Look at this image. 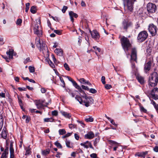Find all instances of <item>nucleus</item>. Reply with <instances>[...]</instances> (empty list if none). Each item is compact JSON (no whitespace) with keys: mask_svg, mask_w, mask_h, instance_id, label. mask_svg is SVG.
<instances>
[{"mask_svg":"<svg viewBox=\"0 0 158 158\" xmlns=\"http://www.w3.org/2000/svg\"><path fill=\"white\" fill-rule=\"evenodd\" d=\"M11 150L10 151V158H15L14 156V151H12Z\"/></svg>","mask_w":158,"mask_h":158,"instance_id":"obj_45","label":"nucleus"},{"mask_svg":"<svg viewBox=\"0 0 158 158\" xmlns=\"http://www.w3.org/2000/svg\"><path fill=\"white\" fill-rule=\"evenodd\" d=\"M135 156H138L143 157V152H138L136 153L135 154Z\"/></svg>","mask_w":158,"mask_h":158,"instance_id":"obj_44","label":"nucleus"},{"mask_svg":"<svg viewBox=\"0 0 158 158\" xmlns=\"http://www.w3.org/2000/svg\"><path fill=\"white\" fill-rule=\"evenodd\" d=\"M54 119L52 118H46L44 119V121L45 122H53Z\"/></svg>","mask_w":158,"mask_h":158,"instance_id":"obj_29","label":"nucleus"},{"mask_svg":"<svg viewBox=\"0 0 158 158\" xmlns=\"http://www.w3.org/2000/svg\"><path fill=\"white\" fill-rule=\"evenodd\" d=\"M147 8L148 12L151 13L155 12L157 9L156 5L152 3H148L147 4Z\"/></svg>","mask_w":158,"mask_h":158,"instance_id":"obj_9","label":"nucleus"},{"mask_svg":"<svg viewBox=\"0 0 158 158\" xmlns=\"http://www.w3.org/2000/svg\"><path fill=\"white\" fill-rule=\"evenodd\" d=\"M41 45V48H40V50H41V49L42 50L43 49H44L45 50L46 49L48 50V48L45 44L43 43Z\"/></svg>","mask_w":158,"mask_h":158,"instance_id":"obj_40","label":"nucleus"},{"mask_svg":"<svg viewBox=\"0 0 158 158\" xmlns=\"http://www.w3.org/2000/svg\"><path fill=\"white\" fill-rule=\"evenodd\" d=\"M35 44L37 47L39 48H41L40 38V37H36L35 39Z\"/></svg>","mask_w":158,"mask_h":158,"instance_id":"obj_18","label":"nucleus"},{"mask_svg":"<svg viewBox=\"0 0 158 158\" xmlns=\"http://www.w3.org/2000/svg\"><path fill=\"white\" fill-rule=\"evenodd\" d=\"M90 32L93 38L96 40H98L99 39L100 35L96 30H94L92 31H90Z\"/></svg>","mask_w":158,"mask_h":158,"instance_id":"obj_12","label":"nucleus"},{"mask_svg":"<svg viewBox=\"0 0 158 158\" xmlns=\"http://www.w3.org/2000/svg\"><path fill=\"white\" fill-rule=\"evenodd\" d=\"M13 53L14 50L13 49H10L9 51L6 52L7 55H9V58L10 59H12L13 58Z\"/></svg>","mask_w":158,"mask_h":158,"instance_id":"obj_20","label":"nucleus"},{"mask_svg":"<svg viewBox=\"0 0 158 158\" xmlns=\"http://www.w3.org/2000/svg\"><path fill=\"white\" fill-rule=\"evenodd\" d=\"M35 105L38 109L42 108L43 107V104L40 101L36 102Z\"/></svg>","mask_w":158,"mask_h":158,"instance_id":"obj_22","label":"nucleus"},{"mask_svg":"<svg viewBox=\"0 0 158 158\" xmlns=\"http://www.w3.org/2000/svg\"><path fill=\"white\" fill-rule=\"evenodd\" d=\"M7 131L6 129V128L5 127H4L1 133V136L2 138L4 139H6L7 137Z\"/></svg>","mask_w":158,"mask_h":158,"instance_id":"obj_16","label":"nucleus"},{"mask_svg":"<svg viewBox=\"0 0 158 158\" xmlns=\"http://www.w3.org/2000/svg\"><path fill=\"white\" fill-rule=\"evenodd\" d=\"M85 121L87 122H92L94 121V118L91 117H89L88 118H85Z\"/></svg>","mask_w":158,"mask_h":158,"instance_id":"obj_31","label":"nucleus"},{"mask_svg":"<svg viewBox=\"0 0 158 158\" xmlns=\"http://www.w3.org/2000/svg\"><path fill=\"white\" fill-rule=\"evenodd\" d=\"M22 23V20L21 19H18L16 21V24L18 25H20Z\"/></svg>","mask_w":158,"mask_h":158,"instance_id":"obj_52","label":"nucleus"},{"mask_svg":"<svg viewBox=\"0 0 158 158\" xmlns=\"http://www.w3.org/2000/svg\"><path fill=\"white\" fill-rule=\"evenodd\" d=\"M68 7L67 6H64L62 10V11L63 13H64L67 10Z\"/></svg>","mask_w":158,"mask_h":158,"instance_id":"obj_47","label":"nucleus"},{"mask_svg":"<svg viewBox=\"0 0 158 158\" xmlns=\"http://www.w3.org/2000/svg\"><path fill=\"white\" fill-rule=\"evenodd\" d=\"M52 114L53 116H56L58 115V111L56 110L52 111Z\"/></svg>","mask_w":158,"mask_h":158,"instance_id":"obj_54","label":"nucleus"},{"mask_svg":"<svg viewBox=\"0 0 158 158\" xmlns=\"http://www.w3.org/2000/svg\"><path fill=\"white\" fill-rule=\"evenodd\" d=\"M81 97L85 99L84 100H83L79 95H76L75 97V99L77 100L81 104H84L85 106L88 107L94 103V100L91 96L88 97L87 95H81Z\"/></svg>","mask_w":158,"mask_h":158,"instance_id":"obj_2","label":"nucleus"},{"mask_svg":"<svg viewBox=\"0 0 158 158\" xmlns=\"http://www.w3.org/2000/svg\"><path fill=\"white\" fill-rule=\"evenodd\" d=\"M94 134L93 131H90L88 132L84 136V138L85 139H91L94 137Z\"/></svg>","mask_w":158,"mask_h":158,"instance_id":"obj_15","label":"nucleus"},{"mask_svg":"<svg viewBox=\"0 0 158 158\" xmlns=\"http://www.w3.org/2000/svg\"><path fill=\"white\" fill-rule=\"evenodd\" d=\"M131 68L132 73L135 76L137 75V69L136 68L135 64L132 62L134 61L137 63V50L136 48H132L131 55Z\"/></svg>","mask_w":158,"mask_h":158,"instance_id":"obj_1","label":"nucleus"},{"mask_svg":"<svg viewBox=\"0 0 158 158\" xmlns=\"http://www.w3.org/2000/svg\"><path fill=\"white\" fill-rule=\"evenodd\" d=\"M105 87L106 89H110L112 87V86L110 85L106 84L105 85Z\"/></svg>","mask_w":158,"mask_h":158,"instance_id":"obj_57","label":"nucleus"},{"mask_svg":"<svg viewBox=\"0 0 158 158\" xmlns=\"http://www.w3.org/2000/svg\"><path fill=\"white\" fill-rule=\"evenodd\" d=\"M30 58L29 57L27 58L24 61V63L25 64H26L27 62H30Z\"/></svg>","mask_w":158,"mask_h":158,"instance_id":"obj_60","label":"nucleus"},{"mask_svg":"<svg viewBox=\"0 0 158 158\" xmlns=\"http://www.w3.org/2000/svg\"><path fill=\"white\" fill-rule=\"evenodd\" d=\"M66 145V146L69 148H71L73 147L72 143H71L69 140H67V139L65 141Z\"/></svg>","mask_w":158,"mask_h":158,"instance_id":"obj_25","label":"nucleus"},{"mask_svg":"<svg viewBox=\"0 0 158 158\" xmlns=\"http://www.w3.org/2000/svg\"><path fill=\"white\" fill-rule=\"evenodd\" d=\"M33 30L34 33L36 34L39 36H41L42 35L41 32L39 30V27L37 23L34 25Z\"/></svg>","mask_w":158,"mask_h":158,"instance_id":"obj_13","label":"nucleus"},{"mask_svg":"<svg viewBox=\"0 0 158 158\" xmlns=\"http://www.w3.org/2000/svg\"><path fill=\"white\" fill-rule=\"evenodd\" d=\"M79 81L81 83L84 84H85L86 83L87 81H86L83 78H80L79 80Z\"/></svg>","mask_w":158,"mask_h":158,"instance_id":"obj_37","label":"nucleus"},{"mask_svg":"<svg viewBox=\"0 0 158 158\" xmlns=\"http://www.w3.org/2000/svg\"><path fill=\"white\" fill-rule=\"evenodd\" d=\"M69 16H71L72 17H74L75 18H77L78 16V15L77 14L74 13L73 11H70L69 12Z\"/></svg>","mask_w":158,"mask_h":158,"instance_id":"obj_27","label":"nucleus"},{"mask_svg":"<svg viewBox=\"0 0 158 158\" xmlns=\"http://www.w3.org/2000/svg\"><path fill=\"white\" fill-rule=\"evenodd\" d=\"M81 87L83 89L87 90H89V89L87 86H86L82 85H81Z\"/></svg>","mask_w":158,"mask_h":158,"instance_id":"obj_61","label":"nucleus"},{"mask_svg":"<svg viewBox=\"0 0 158 158\" xmlns=\"http://www.w3.org/2000/svg\"><path fill=\"white\" fill-rule=\"evenodd\" d=\"M59 133L60 135H63L66 133V131L64 129H60L59 130Z\"/></svg>","mask_w":158,"mask_h":158,"instance_id":"obj_36","label":"nucleus"},{"mask_svg":"<svg viewBox=\"0 0 158 158\" xmlns=\"http://www.w3.org/2000/svg\"><path fill=\"white\" fill-rule=\"evenodd\" d=\"M89 92L93 94H94L96 93L97 90L91 88L89 90Z\"/></svg>","mask_w":158,"mask_h":158,"instance_id":"obj_49","label":"nucleus"},{"mask_svg":"<svg viewBox=\"0 0 158 158\" xmlns=\"http://www.w3.org/2000/svg\"><path fill=\"white\" fill-rule=\"evenodd\" d=\"M51 56L52 57L53 61L54 63L55 64H58V62L57 61L54 55L53 54H52Z\"/></svg>","mask_w":158,"mask_h":158,"instance_id":"obj_35","label":"nucleus"},{"mask_svg":"<svg viewBox=\"0 0 158 158\" xmlns=\"http://www.w3.org/2000/svg\"><path fill=\"white\" fill-rule=\"evenodd\" d=\"M120 41L123 49L124 50L128 51L129 48H130L131 46L129 40L127 37L123 36L121 37Z\"/></svg>","mask_w":158,"mask_h":158,"instance_id":"obj_4","label":"nucleus"},{"mask_svg":"<svg viewBox=\"0 0 158 158\" xmlns=\"http://www.w3.org/2000/svg\"><path fill=\"white\" fill-rule=\"evenodd\" d=\"M140 27V24L139 21H137L135 25V28L136 29H138Z\"/></svg>","mask_w":158,"mask_h":158,"instance_id":"obj_43","label":"nucleus"},{"mask_svg":"<svg viewBox=\"0 0 158 158\" xmlns=\"http://www.w3.org/2000/svg\"><path fill=\"white\" fill-rule=\"evenodd\" d=\"M60 113L62 114L65 118H70L71 116V114L67 112L64 111H61Z\"/></svg>","mask_w":158,"mask_h":158,"instance_id":"obj_19","label":"nucleus"},{"mask_svg":"<svg viewBox=\"0 0 158 158\" xmlns=\"http://www.w3.org/2000/svg\"><path fill=\"white\" fill-rule=\"evenodd\" d=\"M25 149L26 151L25 154L26 156L29 155L31 154V152L30 150V148L29 146L28 148H25Z\"/></svg>","mask_w":158,"mask_h":158,"instance_id":"obj_26","label":"nucleus"},{"mask_svg":"<svg viewBox=\"0 0 158 158\" xmlns=\"http://www.w3.org/2000/svg\"><path fill=\"white\" fill-rule=\"evenodd\" d=\"M124 5L127 7V10L130 13L133 11L134 3L136 0H123Z\"/></svg>","mask_w":158,"mask_h":158,"instance_id":"obj_5","label":"nucleus"},{"mask_svg":"<svg viewBox=\"0 0 158 158\" xmlns=\"http://www.w3.org/2000/svg\"><path fill=\"white\" fill-rule=\"evenodd\" d=\"M3 124V118L2 115H0V131H1Z\"/></svg>","mask_w":158,"mask_h":158,"instance_id":"obj_24","label":"nucleus"},{"mask_svg":"<svg viewBox=\"0 0 158 158\" xmlns=\"http://www.w3.org/2000/svg\"><path fill=\"white\" fill-rule=\"evenodd\" d=\"M136 76V79L141 84H143L144 83V81L143 77L138 75H137Z\"/></svg>","mask_w":158,"mask_h":158,"instance_id":"obj_17","label":"nucleus"},{"mask_svg":"<svg viewBox=\"0 0 158 158\" xmlns=\"http://www.w3.org/2000/svg\"><path fill=\"white\" fill-rule=\"evenodd\" d=\"M9 153L8 146L6 145L4 152H2L1 158H7Z\"/></svg>","mask_w":158,"mask_h":158,"instance_id":"obj_14","label":"nucleus"},{"mask_svg":"<svg viewBox=\"0 0 158 158\" xmlns=\"http://www.w3.org/2000/svg\"><path fill=\"white\" fill-rule=\"evenodd\" d=\"M151 103L153 105L156 111L158 113V104H157L155 102L152 100H151Z\"/></svg>","mask_w":158,"mask_h":158,"instance_id":"obj_23","label":"nucleus"},{"mask_svg":"<svg viewBox=\"0 0 158 158\" xmlns=\"http://www.w3.org/2000/svg\"><path fill=\"white\" fill-rule=\"evenodd\" d=\"M73 86L75 87L76 89L78 88V87H79V86L78 85L77 83L75 81H73V82H72Z\"/></svg>","mask_w":158,"mask_h":158,"instance_id":"obj_50","label":"nucleus"},{"mask_svg":"<svg viewBox=\"0 0 158 158\" xmlns=\"http://www.w3.org/2000/svg\"><path fill=\"white\" fill-rule=\"evenodd\" d=\"M18 89L20 91H26L27 90V89L26 88L18 87Z\"/></svg>","mask_w":158,"mask_h":158,"instance_id":"obj_64","label":"nucleus"},{"mask_svg":"<svg viewBox=\"0 0 158 158\" xmlns=\"http://www.w3.org/2000/svg\"><path fill=\"white\" fill-rule=\"evenodd\" d=\"M110 121V123L113 125H114L116 127H117L118 126V125L117 124H116L115 123L114 120L113 119H110V120H109Z\"/></svg>","mask_w":158,"mask_h":158,"instance_id":"obj_63","label":"nucleus"},{"mask_svg":"<svg viewBox=\"0 0 158 158\" xmlns=\"http://www.w3.org/2000/svg\"><path fill=\"white\" fill-rule=\"evenodd\" d=\"M54 32L58 35H61L62 33V31L55 30L54 31Z\"/></svg>","mask_w":158,"mask_h":158,"instance_id":"obj_42","label":"nucleus"},{"mask_svg":"<svg viewBox=\"0 0 158 158\" xmlns=\"http://www.w3.org/2000/svg\"><path fill=\"white\" fill-rule=\"evenodd\" d=\"M31 118L29 116H28L26 119V123H28L31 120Z\"/></svg>","mask_w":158,"mask_h":158,"instance_id":"obj_62","label":"nucleus"},{"mask_svg":"<svg viewBox=\"0 0 158 158\" xmlns=\"http://www.w3.org/2000/svg\"><path fill=\"white\" fill-rule=\"evenodd\" d=\"M152 49L150 48H147L146 50V52L148 53V55H150L151 53Z\"/></svg>","mask_w":158,"mask_h":158,"instance_id":"obj_53","label":"nucleus"},{"mask_svg":"<svg viewBox=\"0 0 158 158\" xmlns=\"http://www.w3.org/2000/svg\"><path fill=\"white\" fill-rule=\"evenodd\" d=\"M149 60L146 63H145L144 65V70L146 73H148V71L150 70L151 64L153 62V57L152 56L149 58Z\"/></svg>","mask_w":158,"mask_h":158,"instance_id":"obj_8","label":"nucleus"},{"mask_svg":"<svg viewBox=\"0 0 158 158\" xmlns=\"http://www.w3.org/2000/svg\"><path fill=\"white\" fill-rule=\"evenodd\" d=\"M55 52L60 56H61L63 54V51L61 49L56 48L54 51Z\"/></svg>","mask_w":158,"mask_h":158,"instance_id":"obj_21","label":"nucleus"},{"mask_svg":"<svg viewBox=\"0 0 158 158\" xmlns=\"http://www.w3.org/2000/svg\"><path fill=\"white\" fill-rule=\"evenodd\" d=\"M140 110L141 111L145 113H146L147 112V110L145 109L142 106H140Z\"/></svg>","mask_w":158,"mask_h":158,"instance_id":"obj_48","label":"nucleus"},{"mask_svg":"<svg viewBox=\"0 0 158 158\" xmlns=\"http://www.w3.org/2000/svg\"><path fill=\"white\" fill-rule=\"evenodd\" d=\"M90 156L92 158H97V155L96 153H92L90 155Z\"/></svg>","mask_w":158,"mask_h":158,"instance_id":"obj_59","label":"nucleus"},{"mask_svg":"<svg viewBox=\"0 0 158 158\" xmlns=\"http://www.w3.org/2000/svg\"><path fill=\"white\" fill-rule=\"evenodd\" d=\"M49 60H48V62L50 66L52 68H54L55 67V66L54 64L52 63V62L49 59Z\"/></svg>","mask_w":158,"mask_h":158,"instance_id":"obj_38","label":"nucleus"},{"mask_svg":"<svg viewBox=\"0 0 158 158\" xmlns=\"http://www.w3.org/2000/svg\"><path fill=\"white\" fill-rule=\"evenodd\" d=\"M101 81L103 84H105V83H106L105 77L104 76H102V77Z\"/></svg>","mask_w":158,"mask_h":158,"instance_id":"obj_58","label":"nucleus"},{"mask_svg":"<svg viewBox=\"0 0 158 158\" xmlns=\"http://www.w3.org/2000/svg\"><path fill=\"white\" fill-rule=\"evenodd\" d=\"M36 7L34 6H33L31 7L30 10L31 12L33 14H35L36 13Z\"/></svg>","mask_w":158,"mask_h":158,"instance_id":"obj_30","label":"nucleus"},{"mask_svg":"<svg viewBox=\"0 0 158 158\" xmlns=\"http://www.w3.org/2000/svg\"><path fill=\"white\" fill-rule=\"evenodd\" d=\"M13 143L12 142H11L10 144V151H11L12 150H13L12 151H14V149L13 148Z\"/></svg>","mask_w":158,"mask_h":158,"instance_id":"obj_56","label":"nucleus"},{"mask_svg":"<svg viewBox=\"0 0 158 158\" xmlns=\"http://www.w3.org/2000/svg\"><path fill=\"white\" fill-rule=\"evenodd\" d=\"M148 34L145 31L140 32L138 34L137 39L138 42H142L145 41L148 38Z\"/></svg>","mask_w":158,"mask_h":158,"instance_id":"obj_6","label":"nucleus"},{"mask_svg":"<svg viewBox=\"0 0 158 158\" xmlns=\"http://www.w3.org/2000/svg\"><path fill=\"white\" fill-rule=\"evenodd\" d=\"M55 144L57 147L59 148H62V146H61L60 143L57 141H56L55 142Z\"/></svg>","mask_w":158,"mask_h":158,"instance_id":"obj_41","label":"nucleus"},{"mask_svg":"<svg viewBox=\"0 0 158 158\" xmlns=\"http://www.w3.org/2000/svg\"><path fill=\"white\" fill-rule=\"evenodd\" d=\"M60 79L61 81V82L63 84L62 85V86L63 87H64L65 86V83H64V80L63 78L61 77H60Z\"/></svg>","mask_w":158,"mask_h":158,"instance_id":"obj_51","label":"nucleus"},{"mask_svg":"<svg viewBox=\"0 0 158 158\" xmlns=\"http://www.w3.org/2000/svg\"><path fill=\"white\" fill-rule=\"evenodd\" d=\"M25 12H27L29 8L30 3H27L26 4Z\"/></svg>","mask_w":158,"mask_h":158,"instance_id":"obj_39","label":"nucleus"},{"mask_svg":"<svg viewBox=\"0 0 158 158\" xmlns=\"http://www.w3.org/2000/svg\"><path fill=\"white\" fill-rule=\"evenodd\" d=\"M151 94L152 98L155 100H158V88H154L151 92Z\"/></svg>","mask_w":158,"mask_h":158,"instance_id":"obj_11","label":"nucleus"},{"mask_svg":"<svg viewBox=\"0 0 158 158\" xmlns=\"http://www.w3.org/2000/svg\"><path fill=\"white\" fill-rule=\"evenodd\" d=\"M69 94L71 95L72 97H74L75 96V94L70 90L69 89L68 91Z\"/></svg>","mask_w":158,"mask_h":158,"instance_id":"obj_55","label":"nucleus"},{"mask_svg":"<svg viewBox=\"0 0 158 158\" xmlns=\"http://www.w3.org/2000/svg\"><path fill=\"white\" fill-rule=\"evenodd\" d=\"M77 89H78L79 92L83 94V95H86L84 91L82 90L80 86H79V87H78V88H77ZM81 95V96L82 95Z\"/></svg>","mask_w":158,"mask_h":158,"instance_id":"obj_32","label":"nucleus"},{"mask_svg":"<svg viewBox=\"0 0 158 158\" xmlns=\"http://www.w3.org/2000/svg\"><path fill=\"white\" fill-rule=\"evenodd\" d=\"M64 66L66 70L69 71L70 70V68L69 67L67 63H65L64 64Z\"/></svg>","mask_w":158,"mask_h":158,"instance_id":"obj_46","label":"nucleus"},{"mask_svg":"<svg viewBox=\"0 0 158 158\" xmlns=\"http://www.w3.org/2000/svg\"><path fill=\"white\" fill-rule=\"evenodd\" d=\"M50 150L49 149H47L42 151V153L43 155L46 156L49 154Z\"/></svg>","mask_w":158,"mask_h":158,"instance_id":"obj_28","label":"nucleus"},{"mask_svg":"<svg viewBox=\"0 0 158 158\" xmlns=\"http://www.w3.org/2000/svg\"><path fill=\"white\" fill-rule=\"evenodd\" d=\"M148 30L152 36H155L156 34V27L153 24H150L149 26Z\"/></svg>","mask_w":158,"mask_h":158,"instance_id":"obj_10","label":"nucleus"},{"mask_svg":"<svg viewBox=\"0 0 158 158\" xmlns=\"http://www.w3.org/2000/svg\"><path fill=\"white\" fill-rule=\"evenodd\" d=\"M77 89H78L79 92L83 94V95H86L84 91L82 90L80 86H79V87H78V88H77ZM81 95V96L82 95Z\"/></svg>","mask_w":158,"mask_h":158,"instance_id":"obj_33","label":"nucleus"},{"mask_svg":"<svg viewBox=\"0 0 158 158\" xmlns=\"http://www.w3.org/2000/svg\"><path fill=\"white\" fill-rule=\"evenodd\" d=\"M30 73H33L35 71V69L34 67L30 66L28 68Z\"/></svg>","mask_w":158,"mask_h":158,"instance_id":"obj_34","label":"nucleus"},{"mask_svg":"<svg viewBox=\"0 0 158 158\" xmlns=\"http://www.w3.org/2000/svg\"><path fill=\"white\" fill-rule=\"evenodd\" d=\"M148 82L149 85L152 87H155L157 85L158 82V76L156 72H154L151 74L149 77Z\"/></svg>","mask_w":158,"mask_h":158,"instance_id":"obj_3","label":"nucleus"},{"mask_svg":"<svg viewBox=\"0 0 158 158\" xmlns=\"http://www.w3.org/2000/svg\"><path fill=\"white\" fill-rule=\"evenodd\" d=\"M133 23L131 21L124 19L122 23V28L126 32L128 31V29L133 27Z\"/></svg>","mask_w":158,"mask_h":158,"instance_id":"obj_7","label":"nucleus"}]
</instances>
